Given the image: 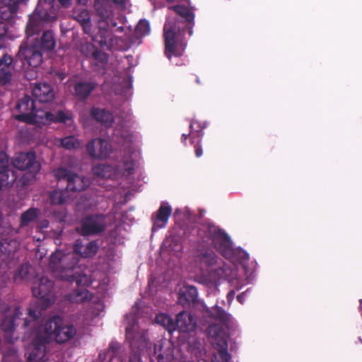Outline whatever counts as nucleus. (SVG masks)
Here are the masks:
<instances>
[{
	"instance_id": "53",
	"label": "nucleus",
	"mask_w": 362,
	"mask_h": 362,
	"mask_svg": "<svg viewBox=\"0 0 362 362\" xmlns=\"http://www.w3.org/2000/svg\"><path fill=\"white\" fill-rule=\"evenodd\" d=\"M78 4H82L85 0H77Z\"/></svg>"
},
{
	"instance_id": "24",
	"label": "nucleus",
	"mask_w": 362,
	"mask_h": 362,
	"mask_svg": "<svg viewBox=\"0 0 362 362\" xmlns=\"http://www.w3.org/2000/svg\"><path fill=\"white\" fill-rule=\"evenodd\" d=\"M170 9L173 10L179 16H176L174 18H184L186 22L191 23L194 21V16L193 13L186 6L182 5H175L169 7Z\"/></svg>"
},
{
	"instance_id": "10",
	"label": "nucleus",
	"mask_w": 362,
	"mask_h": 362,
	"mask_svg": "<svg viewBox=\"0 0 362 362\" xmlns=\"http://www.w3.org/2000/svg\"><path fill=\"white\" fill-rule=\"evenodd\" d=\"M21 314L19 309H16L11 315L5 317L1 325V329L5 332V339L10 344H14L19 338L15 332L14 319L18 318Z\"/></svg>"
},
{
	"instance_id": "33",
	"label": "nucleus",
	"mask_w": 362,
	"mask_h": 362,
	"mask_svg": "<svg viewBox=\"0 0 362 362\" xmlns=\"http://www.w3.org/2000/svg\"><path fill=\"white\" fill-rule=\"evenodd\" d=\"M115 136H119L121 138L118 142L121 143L122 145L128 144L132 142L133 136L128 130H118L116 129L115 131Z\"/></svg>"
},
{
	"instance_id": "40",
	"label": "nucleus",
	"mask_w": 362,
	"mask_h": 362,
	"mask_svg": "<svg viewBox=\"0 0 362 362\" xmlns=\"http://www.w3.org/2000/svg\"><path fill=\"white\" fill-rule=\"evenodd\" d=\"M30 267L27 264L23 265L16 274V280H23L25 279L29 273Z\"/></svg>"
},
{
	"instance_id": "39",
	"label": "nucleus",
	"mask_w": 362,
	"mask_h": 362,
	"mask_svg": "<svg viewBox=\"0 0 362 362\" xmlns=\"http://www.w3.org/2000/svg\"><path fill=\"white\" fill-rule=\"evenodd\" d=\"M47 112H49V111H43L42 110H40V108L37 109L36 107L35 108V110H34V114L36 115V118L37 119V122H35L34 124H36V123H43V124H46L47 122H48V119L46 118V115H45V113H47Z\"/></svg>"
},
{
	"instance_id": "3",
	"label": "nucleus",
	"mask_w": 362,
	"mask_h": 362,
	"mask_svg": "<svg viewBox=\"0 0 362 362\" xmlns=\"http://www.w3.org/2000/svg\"><path fill=\"white\" fill-rule=\"evenodd\" d=\"M39 337L42 342H48L54 338L58 343H64L75 334V329L68 325H64L60 317H54L39 327Z\"/></svg>"
},
{
	"instance_id": "17",
	"label": "nucleus",
	"mask_w": 362,
	"mask_h": 362,
	"mask_svg": "<svg viewBox=\"0 0 362 362\" xmlns=\"http://www.w3.org/2000/svg\"><path fill=\"white\" fill-rule=\"evenodd\" d=\"M97 83L91 81H78L74 86V95L81 101H85L96 88Z\"/></svg>"
},
{
	"instance_id": "34",
	"label": "nucleus",
	"mask_w": 362,
	"mask_h": 362,
	"mask_svg": "<svg viewBox=\"0 0 362 362\" xmlns=\"http://www.w3.org/2000/svg\"><path fill=\"white\" fill-rule=\"evenodd\" d=\"M66 191L55 190L51 194L50 199L54 204H62L66 201Z\"/></svg>"
},
{
	"instance_id": "28",
	"label": "nucleus",
	"mask_w": 362,
	"mask_h": 362,
	"mask_svg": "<svg viewBox=\"0 0 362 362\" xmlns=\"http://www.w3.org/2000/svg\"><path fill=\"white\" fill-rule=\"evenodd\" d=\"M171 214V209L167 206H162L159 209L156 224L158 227H163L168 221Z\"/></svg>"
},
{
	"instance_id": "16",
	"label": "nucleus",
	"mask_w": 362,
	"mask_h": 362,
	"mask_svg": "<svg viewBox=\"0 0 362 362\" xmlns=\"http://www.w3.org/2000/svg\"><path fill=\"white\" fill-rule=\"evenodd\" d=\"M90 115L105 127H111L115 121L112 113L104 108L92 107L90 110Z\"/></svg>"
},
{
	"instance_id": "1",
	"label": "nucleus",
	"mask_w": 362,
	"mask_h": 362,
	"mask_svg": "<svg viewBox=\"0 0 362 362\" xmlns=\"http://www.w3.org/2000/svg\"><path fill=\"white\" fill-rule=\"evenodd\" d=\"M53 14L37 3L35 11L29 16L25 26L26 40L22 42L16 53L17 60H21L23 65L40 66L42 62L43 54L55 48L56 38L53 31H43L47 22L57 20Z\"/></svg>"
},
{
	"instance_id": "44",
	"label": "nucleus",
	"mask_w": 362,
	"mask_h": 362,
	"mask_svg": "<svg viewBox=\"0 0 362 362\" xmlns=\"http://www.w3.org/2000/svg\"><path fill=\"white\" fill-rule=\"evenodd\" d=\"M8 33L7 23L0 21V39L3 38Z\"/></svg>"
},
{
	"instance_id": "49",
	"label": "nucleus",
	"mask_w": 362,
	"mask_h": 362,
	"mask_svg": "<svg viewBox=\"0 0 362 362\" xmlns=\"http://www.w3.org/2000/svg\"><path fill=\"white\" fill-rule=\"evenodd\" d=\"M35 153L34 152H28L27 153V158H28V159H30V158H35Z\"/></svg>"
},
{
	"instance_id": "9",
	"label": "nucleus",
	"mask_w": 362,
	"mask_h": 362,
	"mask_svg": "<svg viewBox=\"0 0 362 362\" xmlns=\"http://www.w3.org/2000/svg\"><path fill=\"white\" fill-rule=\"evenodd\" d=\"M86 151L91 158H107L112 151V146L105 139H93L88 142Z\"/></svg>"
},
{
	"instance_id": "5",
	"label": "nucleus",
	"mask_w": 362,
	"mask_h": 362,
	"mask_svg": "<svg viewBox=\"0 0 362 362\" xmlns=\"http://www.w3.org/2000/svg\"><path fill=\"white\" fill-rule=\"evenodd\" d=\"M53 284L46 277L37 279L33 286L34 296L39 298V303L44 308H47L54 302L55 298L52 293Z\"/></svg>"
},
{
	"instance_id": "51",
	"label": "nucleus",
	"mask_w": 362,
	"mask_h": 362,
	"mask_svg": "<svg viewBox=\"0 0 362 362\" xmlns=\"http://www.w3.org/2000/svg\"><path fill=\"white\" fill-rule=\"evenodd\" d=\"M39 362H50L47 358H45V356L40 360Z\"/></svg>"
},
{
	"instance_id": "6",
	"label": "nucleus",
	"mask_w": 362,
	"mask_h": 362,
	"mask_svg": "<svg viewBox=\"0 0 362 362\" xmlns=\"http://www.w3.org/2000/svg\"><path fill=\"white\" fill-rule=\"evenodd\" d=\"M206 127V124L197 120H192L189 124L190 133L189 134H182L181 136L182 142L186 145V141L189 137L190 142L194 144V153L197 157H200L203 154L201 141L204 136L203 130Z\"/></svg>"
},
{
	"instance_id": "31",
	"label": "nucleus",
	"mask_w": 362,
	"mask_h": 362,
	"mask_svg": "<svg viewBox=\"0 0 362 362\" xmlns=\"http://www.w3.org/2000/svg\"><path fill=\"white\" fill-rule=\"evenodd\" d=\"M6 160H0V188L7 187L13 179L9 180L8 170L6 168L5 161Z\"/></svg>"
},
{
	"instance_id": "42",
	"label": "nucleus",
	"mask_w": 362,
	"mask_h": 362,
	"mask_svg": "<svg viewBox=\"0 0 362 362\" xmlns=\"http://www.w3.org/2000/svg\"><path fill=\"white\" fill-rule=\"evenodd\" d=\"M212 315L217 319H223L226 317L225 312L218 306L212 308Z\"/></svg>"
},
{
	"instance_id": "47",
	"label": "nucleus",
	"mask_w": 362,
	"mask_h": 362,
	"mask_svg": "<svg viewBox=\"0 0 362 362\" xmlns=\"http://www.w3.org/2000/svg\"><path fill=\"white\" fill-rule=\"evenodd\" d=\"M25 0H9L12 4H16L17 6L19 7V4L21 3L24 2Z\"/></svg>"
},
{
	"instance_id": "37",
	"label": "nucleus",
	"mask_w": 362,
	"mask_h": 362,
	"mask_svg": "<svg viewBox=\"0 0 362 362\" xmlns=\"http://www.w3.org/2000/svg\"><path fill=\"white\" fill-rule=\"evenodd\" d=\"M182 294L188 301H194L197 298V291L193 286L185 287V290L182 291Z\"/></svg>"
},
{
	"instance_id": "30",
	"label": "nucleus",
	"mask_w": 362,
	"mask_h": 362,
	"mask_svg": "<svg viewBox=\"0 0 362 362\" xmlns=\"http://www.w3.org/2000/svg\"><path fill=\"white\" fill-rule=\"evenodd\" d=\"M92 39L93 41L98 42L100 46L105 45L110 38V31L106 28H99L98 33L93 35Z\"/></svg>"
},
{
	"instance_id": "27",
	"label": "nucleus",
	"mask_w": 362,
	"mask_h": 362,
	"mask_svg": "<svg viewBox=\"0 0 362 362\" xmlns=\"http://www.w3.org/2000/svg\"><path fill=\"white\" fill-rule=\"evenodd\" d=\"M156 321L168 332L174 331L176 328V325L174 321L165 314H158L156 316Z\"/></svg>"
},
{
	"instance_id": "55",
	"label": "nucleus",
	"mask_w": 362,
	"mask_h": 362,
	"mask_svg": "<svg viewBox=\"0 0 362 362\" xmlns=\"http://www.w3.org/2000/svg\"><path fill=\"white\" fill-rule=\"evenodd\" d=\"M203 262H206V258L204 257L203 258Z\"/></svg>"
},
{
	"instance_id": "23",
	"label": "nucleus",
	"mask_w": 362,
	"mask_h": 362,
	"mask_svg": "<svg viewBox=\"0 0 362 362\" xmlns=\"http://www.w3.org/2000/svg\"><path fill=\"white\" fill-rule=\"evenodd\" d=\"M74 250L81 257H88L94 255L97 250L98 246L95 243H89L86 246L81 245L80 242H76L74 246Z\"/></svg>"
},
{
	"instance_id": "18",
	"label": "nucleus",
	"mask_w": 362,
	"mask_h": 362,
	"mask_svg": "<svg viewBox=\"0 0 362 362\" xmlns=\"http://www.w3.org/2000/svg\"><path fill=\"white\" fill-rule=\"evenodd\" d=\"M206 332L213 344L217 345L221 350L226 348L227 343L225 335L220 326L217 325H210Z\"/></svg>"
},
{
	"instance_id": "45",
	"label": "nucleus",
	"mask_w": 362,
	"mask_h": 362,
	"mask_svg": "<svg viewBox=\"0 0 362 362\" xmlns=\"http://www.w3.org/2000/svg\"><path fill=\"white\" fill-rule=\"evenodd\" d=\"M105 55L104 53H103L100 50L98 49H95L93 50L92 53V56L95 59L97 60H102V57Z\"/></svg>"
},
{
	"instance_id": "50",
	"label": "nucleus",
	"mask_w": 362,
	"mask_h": 362,
	"mask_svg": "<svg viewBox=\"0 0 362 362\" xmlns=\"http://www.w3.org/2000/svg\"><path fill=\"white\" fill-rule=\"evenodd\" d=\"M216 280V277L215 276H210L209 278V279L206 280V281H215Z\"/></svg>"
},
{
	"instance_id": "2",
	"label": "nucleus",
	"mask_w": 362,
	"mask_h": 362,
	"mask_svg": "<svg viewBox=\"0 0 362 362\" xmlns=\"http://www.w3.org/2000/svg\"><path fill=\"white\" fill-rule=\"evenodd\" d=\"M186 31L190 36L193 33L192 26L185 25V22L178 18H168L165 21L163 28L165 54L169 59L173 56L182 55L185 44L182 42V37Z\"/></svg>"
},
{
	"instance_id": "20",
	"label": "nucleus",
	"mask_w": 362,
	"mask_h": 362,
	"mask_svg": "<svg viewBox=\"0 0 362 362\" xmlns=\"http://www.w3.org/2000/svg\"><path fill=\"white\" fill-rule=\"evenodd\" d=\"M214 242L219 250L226 257H231V241L226 234L222 233H218L217 237L215 238Z\"/></svg>"
},
{
	"instance_id": "4",
	"label": "nucleus",
	"mask_w": 362,
	"mask_h": 362,
	"mask_svg": "<svg viewBox=\"0 0 362 362\" xmlns=\"http://www.w3.org/2000/svg\"><path fill=\"white\" fill-rule=\"evenodd\" d=\"M77 260L73 255H64L61 251L54 253L49 259V267L57 277L68 280L73 276L72 269Z\"/></svg>"
},
{
	"instance_id": "54",
	"label": "nucleus",
	"mask_w": 362,
	"mask_h": 362,
	"mask_svg": "<svg viewBox=\"0 0 362 362\" xmlns=\"http://www.w3.org/2000/svg\"><path fill=\"white\" fill-rule=\"evenodd\" d=\"M196 82H197V83L200 84V81H199V78H197Z\"/></svg>"
},
{
	"instance_id": "46",
	"label": "nucleus",
	"mask_w": 362,
	"mask_h": 362,
	"mask_svg": "<svg viewBox=\"0 0 362 362\" xmlns=\"http://www.w3.org/2000/svg\"><path fill=\"white\" fill-rule=\"evenodd\" d=\"M112 2L118 6L124 7L126 6V0H112Z\"/></svg>"
},
{
	"instance_id": "36",
	"label": "nucleus",
	"mask_w": 362,
	"mask_h": 362,
	"mask_svg": "<svg viewBox=\"0 0 362 362\" xmlns=\"http://www.w3.org/2000/svg\"><path fill=\"white\" fill-rule=\"evenodd\" d=\"M93 175L100 177H107L111 175L110 168L104 165H97L93 169Z\"/></svg>"
},
{
	"instance_id": "11",
	"label": "nucleus",
	"mask_w": 362,
	"mask_h": 362,
	"mask_svg": "<svg viewBox=\"0 0 362 362\" xmlns=\"http://www.w3.org/2000/svg\"><path fill=\"white\" fill-rule=\"evenodd\" d=\"M42 337H39V329L33 333V341L27 351L28 358L31 362H39L45 356L44 344Z\"/></svg>"
},
{
	"instance_id": "41",
	"label": "nucleus",
	"mask_w": 362,
	"mask_h": 362,
	"mask_svg": "<svg viewBox=\"0 0 362 362\" xmlns=\"http://www.w3.org/2000/svg\"><path fill=\"white\" fill-rule=\"evenodd\" d=\"M54 173V176L58 179H62L65 177H67L68 179L69 176L72 175L66 168H59L58 169L55 170Z\"/></svg>"
},
{
	"instance_id": "48",
	"label": "nucleus",
	"mask_w": 362,
	"mask_h": 362,
	"mask_svg": "<svg viewBox=\"0 0 362 362\" xmlns=\"http://www.w3.org/2000/svg\"><path fill=\"white\" fill-rule=\"evenodd\" d=\"M83 294H85V296H83V297H81V298H80L79 296L76 297V298H75V299H74V300H76V301H77V302L81 301V300H83L85 298V297H86V294L85 293V292H81V293H80V295H81V296H82V295H83Z\"/></svg>"
},
{
	"instance_id": "13",
	"label": "nucleus",
	"mask_w": 362,
	"mask_h": 362,
	"mask_svg": "<svg viewBox=\"0 0 362 362\" xmlns=\"http://www.w3.org/2000/svg\"><path fill=\"white\" fill-rule=\"evenodd\" d=\"M71 18L80 24L85 34H91L92 23L88 10L83 8H74L71 13Z\"/></svg>"
},
{
	"instance_id": "19",
	"label": "nucleus",
	"mask_w": 362,
	"mask_h": 362,
	"mask_svg": "<svg viewBox=\"0 0 362 362\" xmlns=\"http://www.w3.org/2000/svg\"><path fill=\"white\" fill-rule=\"evenodd\" d=\"M104 229L103 219L101 217L87 218L83 223L82 233L88 235L100 232Z\"/></svg>"
},
{
	"instance_id": "25",
	"label": "nucleus",
	"mask_w": 362,
	"mask_h": 362,
	"mask_svg": "<svg viewBox=\"0 0 362 362\" xmlns=\"http://www.w3.org/2000/svg\"><path fill=\"white\" fill-rule=\"evenodd\" d=\"M46 118L48 119V123L50 122H61L66 123L68 120L71 119V113L65 112L62 110L57 111L55 114L52 112L45 113Z\"/></svg>"
},
{
	"instance_id": "43",
	"label": "nucleus",
	"mask_w": 362,
	"mask_h": 362,
	"mask_svg": "<svg viewBox=\"0 0 362 362\" xmlns=\"http://www.w3.org/2000/svg\"><path fill=\"white\" fill-rule=\"evenodd\" d=\"M27 315H28V317L23 318V325L25 327H28L32 321H34V320L36 318L37 315L35 312H33L32 310L29 309L28 310Z\"/></svg>"
},
{
	"instance_id": "29",
	"label": "nucleus",
	"mask_w": 362,
	"mask_h": 362,
	"mask_svg": "<svg viewBox=\"0 0 362 362\" xmlns=\"http://www.w3.org/2000/svg\"><path fill=\"white\" fill-rule=\"evenodd\" d=\"M60 144L66 150L77 149L81 146L79 140L74 136H68L61 139Z\"/></svg>"
},
{
	"instance_id": "14",
	"label": "nucleus",
	"mask_w": 362,
	"mask_h": 362,
	"mask_svg": "<svg viewBox=\"0 0 362 362\" xmlns=\"http://www.w3.org/2000/svg\"><path fill=\"white\" fill-rule=\"evenodd\" d=\"M33 96L41 103H47L54 98L53 88L47 83H37L33 88Z\"/></svg>"
},
{
	"instance_id": "52",
	"label": "nucleus",
	"mask_w": 362,
	"mask_h": 362,
	"mask_svg": "<svg viewBox=\"0 0 362 362\" xmlns=\"http://www.w3.org/2000/svg\"><path fill=\"white\" fill-rule=\"evenodd\" d=\"M168 3H173L174 2L175 0H165Z\"/></svg>"
},
{
	"instance_id": "35",
	"label": "nucleus",
	"mask_w": 362,
	"mask_h": 362,
	"mask_svg": "<svg viewBox=\"0 0 362 362\" xmlns=\"http://www.w3.org/2000/svg\"><path fill=\"white\" fill-rule=\"evenodd\" d=\"M37 216V211L36 209H29L22 214L21 218V225H28L30 222L34 221Z\"/></svg>"
},
{
	"instance_id": "8",
	"label": "nucleus",
	"mask_w": 362,
	"mask_h": 362,
	"mask_svg": "<svg viewBox=\"0 0 362 362\" xmlns=\"http://www.w3.org/2000/svg\"><path fill=\"white\" fill-rule=\"evenodd\" d=\"M21 60H17L16 55L15 59L10 54L5 53L0 58V84L6 85L9 83L13 78V72L15 70L16 64ZM32 67L25 64V66L21 64V68L26 69Z\"/></svg>"
},
{
	"instance_id": "38",
	"label": "nucleus",
	"mask_w": 362,
	"mask_h": 362,
	"mask_svg": "<svg viewBox=\"0 0 362 362\" xmlns=\"http://www.w3.org/2000/svg\"><path fill=\"white\" fill-rule=\"evenodd\" d=\"M27 162V163H32V166L33 167L34 171H37L40 168V164L37 162H31V161H36V160H14L13 165L20 169L24 170L25 168L21 165V163Z\"/></svg>"
},
{
	"instance_id": "21",
	"label": "nucleus",
	"mask_w": 362,
	"mask_h": 362,
	"mask_svg": "<svg viewBox=\"0 0 362 362\" xmlns=\"http://www.w3.org/2000/svg\"><path fill=\"white\" fill-rule=\"evenodd\" d=\"M89 181L83 177L72 175L68 178L66 188L73 192H79L85 189L89 185Z\"/></svg>"
},
{
	"instance_id": "15",
	"label": "nucleus",
	"mask_w": 362,
	"mask_h": 362,
	"mask_svg": "<svg viewBox=\"0 0 362 362\" xmlns=\"http://www.w3.org/2000/svg\"><path fill=\"white\" fill-rule=\"evenodd\" d=\"M175 325L181 332L191 333L196 329L197 321L190 313L182 312L178 314Z\"/></svg>"
},
{
	"instance_id": "32",
	"label": "nucleus",
	"mask_w": 362,
	"mask_h": 362,
	"mask_svg": "<svg viewBox=\"0 0 362 362\" xmlns=\"http://www.w3.org/2000/svg\"><path fill=\"white\" fill-rule=\"evenodd\" d=\"M136 35L145 36L150 32L149 22L145 19L140 20L135 29Z\"/></svg>"
},
{
	"instance_id": "22",
	"label": "nucleus",
	"mask_w": 362,
	"mask_h": 362,
	"mask_svg": "<svg viewBox=\"0 0 362 362\" xmlns=\"http://www.w3.org/2000/svg\"><path fill=\"white\" fill-rule=\"evenodd\" d=\"M18 6L12 4L9 0H3L0 3V18L4 21L12 19L17 13Z\"/></svg>"
},
{
	"instance_id": "7",
	"label": "nucleus",
	"mask_w": 362,
	"mask_h": 362,
	"mask_svg": "<svg viewBox=\"0 0 362 362\" xmlns=\"http://www.w3.org/2000/svg\"><path fill=\"white\" fill-rule=\"evenodd\" d=\"M35 107V100L30 96L25 95L16 104V109L19 113L15 115V119L28 124H34L37 121V116L34 114Z\"/></svg>"
},
{
	"instance_id": "26",
	"label": "nucleus",
	"mask_w": 362,
	"mask_h": 362,
	"mask_svg": "<svg viewBox=\"0 0 362 362\" xmlns=\"http://www.w3.org/2000/svg\"><path fill=\"white\" fill-rule=\"evenodd\" d=\"M94 8L97 13L102 18L109 16L110 5L109 0H95Z\"/></svg>"
},
{
	"instance_id": "12",
	"label": "nucleus",
	"mask_w": 362,
	"mask_h": 362,
	"mask_svg": "<svg viewBox=\"0 0 362 362\" xmlns=\"http://www.w3.org/2000/svg\"><path fill=\"white\" fill-rule=\"evenodd\" d=\"M127 339L131 341L132 346L140 349L147 347L148 340L144 333L139 331L137 325H133L127 328Z\"/></svg>"
}]
</instances>
